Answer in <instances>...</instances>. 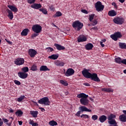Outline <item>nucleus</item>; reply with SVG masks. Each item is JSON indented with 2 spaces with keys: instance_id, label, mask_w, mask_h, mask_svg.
<instances>
[{
  "instance_id": "nucleus-1",
  "label": "nucleus",
  "mask_w": 126,
  "mask_h": 126,
  "mask_svg": "<svg viewBox=\"0 0 126 126\" xmlns=\"http://www.w3.org/2000/svg\"><path fill=\"white\" fill-rule=\"evenodd\" d=\"M72 26L77 31H80L83 27V24L77 20L72 23Z\"/></svg>"
},
{
  "instance_id": "nucleus-2",
  "label": "nucleus",
  "mask_w": 126,
  "mask_h": 126,
  "mask_svg": "<svg viewBox=\"0 0 126 126\" xmlns=\"http://www.w3.org/2000/svg\"><path fill=\"white\" fill-rule=\"evenodd\" d=\"M38 103L40 104H44L46 106H49L50 104V101H49L48 97L45 96L38 100Z\"/></svg>"
},
{
  "instance_id": "nucleus-3",
  "label": "nucleus",
  "mask_w": 126,
  "mask_h": 126,
  "mask_svg": "<svg viewBox=\"0 0 126 126\" xmlns=\"http://www.w3.org/2000/svg\"><path fill=\"white\" fill-rule=\"evenodd\" d=\"M95 8L97 12H102L104 8V6L102 4L101 1H98L95 3Z\"/></svg>"
},
{
  "instance_id": "nucleus-4",
  "label": "nucleus",
  "mask_w": 126,
  "mask_h": 126,
  "mask_svg": "<svg viewBox=\"0 0 126 126\" xmlns=\"http://www.w3.org/2000/svg\"><path fill=\"white\" fill-rule=\"evenodd\" d=\"M42 27L39 24H35L32 26V31L35 32V33H40L42 31Z\"/></svg>"
},
{
  "instance_id": "nucleus-5",
  "label": "nucleus",
  "mask_w": 126,
  "mask_h": 126,
  "mask_svg": "<svg viewBox=\"0 0 126 126\" xmlns=\"http://www.w3.org/2000/svg\"><path fill=\"white\" fill-rule=\"evenodd\" d=\"M113 22L119 25H121L124 23V19L122 17H116L113 19Z\"/></svg>"
},
{
  "instance_id": "nucleus-6",
  "label": "nucleus",
  "mask_w": 126,
  "mask_h": 126,
  "mask_svg": "<svg viewBox=\"0 0 126 126\" xmlns=\"http://www.w3.org/2000/svg\"><path fill=\"white\" fill-rule=\"evenodd\" d=\"M75 71L72 68H68L66 72L64 73V75L66 77H69L73 75L74 74Z\"/></svg>"
},
{
  "instance_id": "nucleus-7",
  "label": "nucleus",
  "mask_w": 126,
  "mask_h": 126,
  "mask_svg": "<svg viewBox=\"0 0 126 126\" xmlns=\"http://www.w3.org/2000/svg\"><path fill=\"white\" fill-rule=\"evenodd\" d=\"M80 102L82 105L88 106L89 103V100L88 99V97H83L80 99Z\"/></svg>"
},
{
  "instance_id": "nucleus-8",
  "label": "nucleus",
  "mask_w": 126,
  "mask_h": 126,
  "mask_svg": "<svg viewBox=\"0 0 126 126\" xmlns=\"http://www.w3.org/2000/svg\"><path fill=\"white\" fill-rule=\"evenodd\" d=\"M90 78H91L94 81H95L96 82L100 81V80L98 77L97 74L95 73H93L91 74Z\"/></svg>"
},
{
  "instance_id": "nucleus-9",
  "label": "nucleus",
  "mask_w": 126,
  "mask_h": 126,
  "mask_svg": "<svg viewBox=\"0 0 126 126\" xmlns=\"http://www.w3.org/2000/svg\"><path fill=\"white\" fill-rule=\"evenodd\" d=\"M25 60L23 58H19L16 59L15 64L17 65H21L24 64Z\"/></svg>"
},
{
  "instance_id": "nucleus-10",
  "label": "nucleus",
  "mask_w": 126,
  "mask_h": 126,
  "mask_svg": "<svg viewBox=\"0 0 126 126\" xmlns=\"http://www.w3.org/2000/svg\"><path fill=\"white\" fill-rule=\"evenodd\" d=\"M82 74L83 76L86 78H91V75L92 73L89 72L88 69H85L82 71Z\"/></svg>"
},
{
  "instance_id": "nucleus-11",
  "label": "nucleus",
  "mask_w": 126,
  "mask_h": 126,
  "mask_svg": "<svg viewBox=\"0 0 126 126\" xmlns=\"http://www.w3.org/2000/svg\"><path fill=\"white\" fill-rule=\"evenodd\" d=\"M123 113L124 114H122L119 116V120L121 122L123 123L126 122V110H123Z\"/></svg>"
},
{
  "instance_id": "nucleus-12",
  "label": "nucleus",
  "mask_w": 126,
  "mask_h": 126,
  "mask_svg": "<svg viewBox=\"0 0 126 126\" xmlns=\"http://www.w3.org/2000/svg\"><path fill=\"white\" fill-rule=\"evenodd\" d=\"M37 54V52L33 49H29V55L31 56V58L34 57Z\"/></svg>"
},
{
  "instance_id": "nucleus-13",
  "label": "nucleus",
  "mask_w": 126,
  "mask_h": 126,
  "mask_svg": "<svg viewBox=\"0 0 126 126\" xmlns=\"http://www.w3.org/2000/svg\"><path fill=\"white\" fill-rule=\"evenodd\" d=\"M18 76H19V77L21 79H25L28 77V74L24 72H18Z\"/></svg>"
},
{
  "instance_id": "nucleus-14",
  "label": "nucleus",
  "mask_w": 126,
  "mask_h": 126,
  "mask_svg": "<svg viewBox=\"0 0 126 126\" xmlns=\"http://www.w3.org/2000/svg\"><path fill=\"white\" fill-rule=\"evenodd\" d=\"M87 40L86 36L84 35H81L77 38V41L78 43L85 42Z\"/></svg>"
},
{
  "instance_id": "nucleus-15",
  "label": "nucleus",
  "mask_w": 126,
  "mask_h": 126,
  "mask_svg": "<svg viewBox=\"0 0 126 126\" xmlns=\"http://www.w3.org/2000/svg\"><path fill=\"white\" fill-rule=\"evenodd\" d=\"M79 110L81 112H92L91 109H88V108H87L86 106H79Z\"/></svg>"
},
{
  "instance_id": "nucleus-16",
  "label": "nucleus",
  "mask_w": 126,
  "mask_h": 126,
  "mask_svg": "<svg viewBox=\"0 0 126 126\" xmlns=\"http://www.w3.org/2000/svg\"><path fill=\"white\" fill-rule=\"evenodd\" d=\"M54 46L56 48V49L58 50H63L65 49V47L63 46H62V45L57 44V43H54Z\"/></svg>"
},
{
  "instance_id": "nucleus-17",
  "label": "nucleus",
  "mask_w": 126,
  "mask_h": 126,
  "mask_svg": "<svg viewBox=\"0 0 126 126\" xmlns=\"http://www.w3.org/2000/svg\"><path fill=\"white\" fill-rule=\"evenodd\" d=\"M41 7H42V5L40 3L39 4L34 3L32 5V6H31V7L32 8H33L34 9H37V10L41 8Z\"/></svg>"
},
{
  "instance_id": "nucleus-18",
  "label": "nucleus",
  "mask_w": 126,
  "mask_h": 126,
  "mask_svg": "<svg viewBox=\"0 0 126 126\" xmlns=\"http://www.w3.org/2000/svg\"><path fill=\"white\" fill-rule=\"evenodd\" d=\"M108 123L110 125L109 126H118L116 120L115 119L109 120Z\"/></svg>"
},
{
  "instance_id": "nucleus-19",
  "label": "nucleus",
  "mask_w": 126,
  "mask_h": 126,
  "mask_svg": "<svg viewBox=\"0 0 126 126\" xmlns=\"http://www.w3.org/2000/svg\"><path fill=\"white\" fill-rule=\"evenodd\" d=\"M7 13H8V18L9 19L12 20L13 18V14L11 10H9V9H7Z\"/></svg>"
},
{
  "instance_id": "nucleus-20",
  "label": "nucleus",
  "mask_w": 126,
  "mask_h": 126,
  "mask_svg": "<svg viewBox=\"0 0 126 126\" xmlns=\"http://www.w3.org/2000/svg\"><path fill=\"white\" fill-rule=\"evenodd\" d=\"M89 95L88 94H86L85 93H82L78 94L77 95V97L79 98H85V97H88Z\"/></svg>"
},
{
  "instance_id": "nucleus-21",
  "label": "nucleus",
  "mask_w": 126,
  "mask_h": 126,
  "mask_svg": "<svg viewBox=\"0 0 126 126\" xmlns=\"http://www.w3.org/2000/svg\"><path fill=\"white\" fill-rule=\"evenodd\" d=\"M94 47V45L92 43H89L85 45V49L87 50H92Z\"/></svg>"
},
{
  "instance_id": "nucleus-22",
  "label": "nucleus",
  "mask_w": 126,
  "mask_h": 126,
  "mask_svg": "<svg viewBox=\"0 0 126 126\" xmlns=\"http://www.w3.org/2000/svg\"><path fill=\"white\" fill-rule=\"evenodd\" d=\"M107 116L105 115H101L99 117V121L100 123H103L107 120Z\"/></svg>"
},
{
  "instance_id": "nucleus-23",
  "label": "nucleus",
  "mask_w": 126,
  "mask_h": 126,
  "mask_svg": "<svg viewBox=\"0 0 126 126\" xmlns=\"http://www.w3.org/2000/svg\"><path fill=\"white\" fill-rule=\"evenodd\" d=\"M117 14V13L114 10H110L108 13V15L110 17H115Z\"/></svg>"
},
{
  "instance_id": "nucleus-24",
  "label": "nucleus",
  "mask_w": 126,
  "mask_h": 126,
  "mask_svg": "<svg viewBox=\"0 0 126 126\" xmlns=\"http://www.w3.org/2000/svg\"><path fill=\"white\" fill-rule=\"evenodd\" d=\"M30 114L32 116V117L33 118H37V115L38 114V112L37 111V110L34 111V110H31Z\"/></svg>"
},
{
  "instance_id": "nucleus-25",
  "label": "nucleus",
  "mask_w": 126,
  "mask_h": 126,
  "mask_svg": "<svg viewBox=\"0 0 126 126\" xmlns=\"http://www.w3.org/2000/svg\"><path fill=\"white\" fill-rule=\"evenodd\" d=\"M39 70L40 71H50V69L47 68L46 65H42L40 67Z\"/></svg>"
},
{
  "instance_id": "nucleus-26",
  "label": "nucleus",
  "mask_w": 126,
  "mask_h": 126,
  "mask_svg": "<svg viewBox=\"0 0 126 126\" xmlns=\"http://www.w3.org/2000/svg\"><path fill=\"white\" fill-rule=\"evenodd\" d=\"M29 32V30L28 29H25L22 31V32H21V35H22V36H26L28 34Z\"/></svg>"
},
{
  "instance_id": "nucleus-27",
  "label": "nucleus",
  "mask_w": 126,
  "mask_h": 126,
  "mask_svg": "<svg viewBox=\"0 0 126 126\" xmlns=\"http://www.w3.org/2000/svg\"><path fill=\"white\" fill-rule=\"evenodd\" d=\"M8 8H9V9H11L12 10V11H13L14 12H18L17 8L13 6V5H8Z\"/></svg>"
},
{
  "instance_id": "nucleus-28",
  "label": "nucleus",
  "mask_w": 126,
  "mask_h": 126,
  "mask_svg": "<svg viewBox=\"0 0 126 126\" xmlns=\"http://www.w3.org/2000/svg\"><path fill=\"white\" fill-rule=\"evenodd\" d=\"M59 58V54H53L48 57L49 59L56 60Z\"/></svg>"
},
{
  "instance_id": "nucleus-29",
  "label": "nucleus",
  "mask_w": 126,
  "mask_h": 126,
  "mask_svg": "<svg viewBox=\"0 0 126 126\" xmlns=\"http://www.w3.org/2000/svg\"><path fill=\"white\" fill-rule=\"evenodd\" d=\"M55 64L58 66H63L64 63L63 62H61L60 61H56L55 62Z\"/></svg>"
},
{
  "instance_id": "nucleus-30",
  "label": "nucleus",
  "mask_w": 126,
  "mask_h": 126,
  "mask_svg": "<svg viewBox=\"0 0 126 126\" xmlns=\"http://www.w3.org/2000/svg\"><path fill=\"white\" fill-rule=\"evenodd\" d=\"M101 91L105 92H107V93H113V90L111 88H103L101 89Z\"/></svg>"
},
{
  "instance_id": "nucleus-31",
  "label": "nucleus",
  "mask_w": 126,
  "mask_h": 126,
  "mask_svg": "<svg viewBox=\"0 0 126 126\" xmlns=\"http://www.w3.org/2000/svg\"><path fill=\"white\" fill-rule=\"evenodd\" d=\"M119 46L121 49H126V43H119Z\"/></svg>"
},
{
  "instance_id": "nucleus-32",
  "label": "nucleus",
  "mask_w": 126,
  "mask_h": 126,
  "mask_svg": "<svg viewBox=\"0 0 126 126\" xmlns=\"http://www.w3.org/2000/svg\"><path fill=\"white\" fill-rule=\"evenodd\" d=\"M62 16V13L60 11H57L55 14H54L53 17L54 18H57V17H59Z\"/></svg>"
},
{
  "instance_id": "nucleus-33",
  "label": "nucleus",
  "mask_w": 126,
  "mask_h": 126,
  "mask_svg": "<svg viewBox=\"0 0 126 126\" xmlns=\"http://www.w3.org/2000/svg\"><path fill=\"white\" fill-rule=\"evenodd\" d=\"M115 63H118V64H121L122 63V59L120 57H118V58H115Z\"/></svg>"
},
{
  "instance_id": "nucleus-34",
  "label": "nucleus",
  "mask_w": 126,
  "mask_h": 126,
  "mask_svg": "<svg viewBox=\"0 0 126 126\" xmlns=\"http://www.w3.org/2000/svg\"><path fill=\"white\" fill-rule=\"evenodd\" d=\"M49 125L51 126H57L58 123L57 122H56V121H54V120H52L51 121H49Z\"/></svg>"
},
{
  "instance_id": "nucleus-35",
  "label": "nucleus",
  "mask_w": 126,
  "mask_h": 126,
  "mask_svg": "<svg viewBox=\"0 0 126 126\" xmlns=\"http://www.w3.org/2000/svg\"><path fill=\"white\" fill-rule=\"evenodd\" d=\"M23 114V111H21V110H17L15 113L16 114V116H18L19 117H21Z\"/></svg>"
},
{
  "instance_id": "nucleus-36",
  "label": "nucleus",
  "mask_w": 126,
  "mask_h": 126,
  "mask_svg": "<svg viewBox=\"0 0 126 126\" xmlns=\"http://www.w3.org/2000/svg\"><path fill=\"white\" fill-rule=\"evenodd\" d=\"M116 117V116L114 114H111L108 116L107 119L108 120L110 121L113 120V119H115Z\"/></svg>"
},
{
  "instance_id": "nucleus-37",
  "label": "nucleus",
  "mask_w": 126,
  "mask_h": 126,
  "mask_svg": "<svg viewBox=\"0 0 126 126\" xmlns=\"http://www.w3.org/2000/svg\"><path fill=\"white\" fill-rule=\"evenodd\" d=\"M60 82L61 84L63 85L64 86H67L68 85V83L66 81L63 80H61Z\"/></svg>"
},
{
  "instance_id": "nucleus-38",
  "label": "nucleus",
  "mask_w": 126,
  "mask_h": 126,
  "mask_svg": "<svg viewBox=\"0 0 126 126\" xmlns=\"http://www.w3.org/2000/svg\"><path fill=\"white\" fill-rule=\"evenodd\" d=\"M98 23V22L96 19H94V20L92 21L91 23V25L92 26H96Z\"/></svg>"
},
{
  "instance_id": "nucleus-39",
  "label": "nucleus",
  "mask_w": 126,
  "mask_h": 126,
  "mask_svg": "<svg viewBox=\"0 0 126 126\" xmlns=\"http://www.w3.org/2000/svg\"><path fill=\"white\" fill-rule=\"evenodd\" d=\"M29 70V69L28 67H24L22 68V71H23L22 72H24L25 73H26L27 72H28Z\"/></svg>"
},
{
  "instance_id": "nucleus-40",
  "label": "nucleus",
  "mask_w": 126,
  "mask_h": 126,
  "mask_svg": "<svg viewBox=\"0 0 126 126\" xmlns=\"http://www.w3.org/2000/svg\"><path fill=\"white\" fill-rule=\"evenodd\" d=\"M114 34L117 37V39L121 38L122 37V35L121 32H116L114 33Z\"/></svg>"
},
{
  "instance_id": "nucleus-41",
  "label": "nucleus",
  "mask_w": 126,
  "mask_h": 126,
  "mask_svg": "<svg viewBox=\"0 0 126 126\" xmlns=\"http://www.w3.org/2000/svg\"><path fill=\"white\" fill-rule=\"evenodd\" d=\"M95 17V14H93L90 15H89V21L90 22H92L93 20L94 19V18Z\"/></svg>"
},
{
  "instance_id": "nucleus-42",
  "label": "nucleus",
  "mask_w": 126,
  "mask_h": 126,
  "mask_svg": "<svg viewBox=\"0 0 126 126\" xmlns=\"http://www.w3.org/2000/svg\"><path fill=\"white\" fill-rule=\"evenodd\" d=\"M39 11L41 12L44 15H47L48 14L47 11L44 8L39 9Z\"/></svg>"
},
{
  "instance_id": "nucleus-43",
  "label": "nucleus",
  "mask_w": 126,
  "mask_h": 126,
  "mask_svg": "<svg viewBox=\"0 0 126 126\" xmlns=\"http://www.w3.org/2000/svg\"><path fill=\"white\" fill-rule=\"evenodd\" d=\"M25 98V95H21L20 97L18 98V102H21L23 100H24Z\"/></svg>"
},
{
  "instance_id": "nucleus-44",
  "label": "nucleus",
  "mask_w": 126,
  "mask_h": 126,
  "mask_svg": "<svg viewBox=\"0 0 126 126\" xmlns=\"http://www.w3.org/2000/svg\"><path fill=\"white\" fill-rule=\"evenodd\" d=\"M47 52H52L54 51V49L51 47H48L45 48Z\"/></svg>"
},
{
  "instance_id": "nucleus-45",
  "label": "nucleus",
  "mask_w": 126,
  "mask_h": 126,
  "mask_svg": "<svg viewBox=\"0 0 126 126\" xmlns=\"http://www.w3.org/2000/svg\"><path fill=\"white\" fill-rule=\"evenodd\" d=\"M31 70H32L33 71H36L37 70V65L35 64L32 65V68H31Z\"/></svg>"
},
{
  "instance_id": "nucleus-46",
  "label": "nucleus",
  "mask_w": 126,
  "mask_h": 126,
  "mask_svg": "<svg viewBox=\"0 0 126 126\" xmlns=\"http://www.w3.org/2000/svg\"><path fill=\"white\" fill-rule=\"evenodd\" d=\"M110 37L113 40L115 41L118 40V38L116 37L115 34L111 35Z\"/></svg>"
},
{
  "instance_id": "nucleus-47",
  "label": "nucleus",
  "mask_w": 126,
  "mask_h": 126,
  "mask_svg": "<svg viewBox=\"0 0 126 126\" xmlns=\"http://www.w3.org/2000/svg\"><path fill=\"white\" fill-rule=\"evenodd\" d=\"M80 117L83 119H89V116L87 114H82V115L80 116Z\"/></svg>"
},
{
  "instance_id": "nucleus-48",
  "label": "nucleus",
  "mask_w": 126,
  "mask_h": 126,
  "mask_svg": "<svg viewBox=\"0 0 126 126\" xmlns=\"http://www.w3.org/2000/svg\"><path fill=\"white\" fill-rule=\"evenodd\" d=\"M14 83H15V84L19 86L21 84V83L20 82V81H19V80H14Z\"/></svg>"
},
{
  "instance_id": "nucleus-49",
  "label": "nucleus",
  "mask_w": 126,
  "mask_h": 126,
  "mask_svg": "<svg viewBox=\"0 0 126 126\" xmlns=\"http://www.w3.org/2000/svg\"><path fill=\"white\" fill-rule=\"evenodd\" d=\"M98 119V116L97 115H93L92 117V119L94 121H96Z\"/></svg>"
},
{
  "instance_id": "nucleus-50",
  "label": "nucleus",
  "mask_w": 126,
  "mask_h": 126,
  "mask_svg": "<svg viewBox=\"0 0 126 126\" xmlns=\"http://www.w3.org/2000/svg\"><path fill=\"white\" fill-rule=\"evenodd\" d=\"M36 0H28V3L30 4L34 3L35 2Z\"/></svg>"
},
{
  "instance_id": "nucleus-51",
  "label": "nucleus",
  "mask_w": 126,
  "mask_h": 126,
  "mask_svg": "<svg viewBox=\"0 0 126 126\" xmlns=\"http://www.w3.org/2000/svg\"><path fill=\"white\" fill-rule=\"evenodd\" d=\"M81 12L85 14H88V12L87 11V10H85V9H82L81 10Z\"/></svg>"
},
{
  "instance_id": "nucleus-52",
  "label": "nucleus",
  "mask_w": 126,
  "mask_h": 126,
  "mask_svg": "<svg viewBox=\"0 0 126 126\" xmlns=\"http://www.w3.org/2000/svg\"><path fill=\"white\" fill-rule=\"evenodd\" d=\"M38 33H33V34H32V37L35 38L36 37H37L38 35Z\"/></svg>"
},
{
  "instance_id": "nucleus-53",
  "label": "nucleus",
  "mask_w": 126,
  "mask_h": 126,
  "mask_svg": "<svg viewBox=\"0 0 126 126\" xmlns=\"http://www.w3.org/2000/svg\"><path fill=\"white\" fill-rule=\"evenodd\" d=\"M112 5L114 6L115 8H118V6H117V4L114 2L112 3Z\"/></svg>"
},
{
  "instance_id": "nucleus-54",
  "label": "nucleus",
  "mask_w": 126,
  "mask_h": 126,
  "mask_svg": "<svg viewBox=\"0 0 126 126\" xmlns=\"http://www.w3.org/2000/svg\"><path fill=\"white\" fill-rule=\"evenodd\" d=\"M81 112L79 110L77 111V112L76 113V116L77 117H79L80 116Z\"/></svg>"
},
{
  "instance_id": "nucleus-55",
  "label": "nucleus",
  "mask_w": 126,
  "mask_h": 126,
  "mask_svg": "<svg viewBox=\"0 0 126 126\" xmlns=\"http://www.w3.org/2000/svg\"><path fill=\"white\" fill-rule=\"evenodd\" d=\"M121 63H123L126 65V59L122 60Z\"/></svg>"
},
{
  "instance_id": "nucleus-56",
  "label": "nucleus",
  "mask_w": 126,
  "mask_h": 126,
  "mask_svg": "<svg viewBox=\"0 0 126 126\" xmlns=\"http://www.w3.org/2000/svg\"><path fill=\"white\" fill-rule=\"evenodd\" d=\"M50 9L51 11H54L55 10V7H54L53 5H51L50 6Z\"/></svg>"
},
{
  "instance_id": "nucleus-57",
  "label": "nucleus",
  "mask_w": 126,
  "mask_h": 126,
  "mask_svg": "<svg viewBox=\"0 0 126 126\" xmlns=\"http://www.w3.org/2000/svg\"><path fill=\"white\" fill-rule=\"evenodd\" d=\"M2 120L3 121L4 123H7L9 122V120H8L7 119H6V118H3Z\"/></svg>"
},
{
  "instance_id": "nucleus-58",
  "label": "nucleus",
  "mask_w": 126,
  "mask_h": 126,
  "mask_svg": "<svg viewBox=\"0 0 126 126\" xmlns=\"http://www.w3.org/2000/svg\"><path fill=\"white\" fill-rule=\"evenodd\" d=\"M29 123L30 124V125H31L32 126V125L34 123V121H33V120H31V119H30V122H29Z\"/></svg>"
},
{
  "instance_id": "nucleus-59",
  "label": "nucleus",
  "mask_w": 126,
  "mask_h": 126,
  "mask_svg": "<svg viewBox=\"0 0 126 126\" xmlns=\"http://www.w3.org/2000/svg\"><path fill=\"white\" fill-rule=\"evenodd\" d=\"M91 30H93L94 31H97L98 28L97 27H93Z\"/></svg>"
},
{
  "instance_id": "nucleus-60",
  "label": "nucleus",
  "mask_w": 126,
  "mask_h": 126,
  "mask_svg": "<svg viewBox=\"0 0 126 126\" xmlns=\"http://www.w3.org/2000/svg\"><path fill=\"white\" fill-rule=\"evenodd\" d=\"M83 85L85 86L89 87L90 86V84L88 83H83Z\"/></svg>"
},
{
  "instance_id": "nucleus-61",
  "label": "nucleus",
  "mask_w": 126,
  "mask_h": 126,
  "mask_svg": "<svg viewBox=\"0 0 126 126\" xmlns=\"http://www.w3.org/2000/svg\"><path fill=\"white\" fill-rule=\"evenodd\" d=\"M100 44L102 48L104 47L105 45L103 43V42H102V41H100Z\"/></svg>"
},
{
  "instance_id": "nucleus-62",
  "label": "nucleus",
  "mask_w": 126,
  "mask_h": 126,
  "mask_svg": "<svg viewBox=\"0 0 126 126\" xmlns=\"http://www.w3.org/2000/svg\"><path fill=\"white\" fill-rule=\"evenodd\" d=\"M9 112L10 113H13L14 112V110H13L12 108H10V109H9Z\"/></svg>"
},
{
  "instance_id": "nucleus-63",
  "label": "nucleus",
  "mask_w": 126,
  "mask_h": 126,
  "mask_svg": "<svg viewBox=\"0 0 126 126\" xmlns=\"http://www.w3.org/2000/svg\"><path fill=\"white\" fill-rule=\"evenodd\" d=\"M3 124V121L2 120H0V126H1Z\"/></svg>"
},
{
  "instance_id": "nucleus-64",
  "label": "nucleus",
  "mask_w": 126,
  "mask_h": 126,
  "mask_svg": "<svg viewBox=\"0 0 126 126\" xmlns=\"http://www.w3.org/2000/svg\"><path fill=\"white\" fill-rule=\"evenodd\" d=\"M32 126H37L38 124H37V123H33V124Z\"/></svg>"
}]
</instances>
